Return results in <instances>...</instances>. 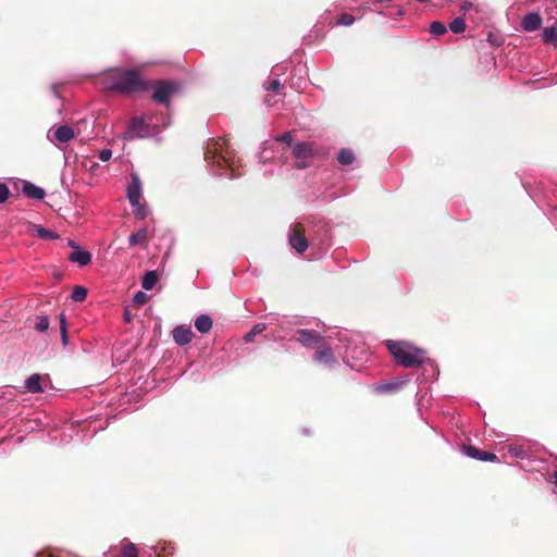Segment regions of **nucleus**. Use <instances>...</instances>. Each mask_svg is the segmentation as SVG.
I'll use <instances>...</instances> for the list:
<instances>
[{
	"label": "nucleus",
	"instance_id": "obj_1",
	"mask_svg": "<svg viewBox=\"0 0 557 557\" xmlns=\"http://www.w3.org/2000/svg\"><path fill=\"white\" fill-rule=\"evenodd\" d=\"M386 346L394 360L405 368H419L426 359V351L407 342L387 341Z\"/></svg>",
	"mask_w": 557,
	"mask_h": 557
},
{
	"label": "nucleus",
	"instance_id": "obj_2",
	"mask_svg": "<svg viewBox=\"0 0 557 557\" xmlns=\"http://www.w3.org/2000/svg\"><path fill=\"white\" fill-rule=\"evenodd\" d=\"M108 88L121 92L123 95H131L147 89V84L141 78L137 70H124L113 72L108 76Z\"/></svg>",
	"mask_w": 557,
	"mask_h": 557
},
{
	"label": "nucleus",
	"instance_id": "obj_3",
	"mask_svg": "<svg viewBox=\"0 0 557 557\" xmlns=\"http://www.w3.org/2000/svg\"><path fill=\"white\" fill-rule=\"evenodd\" d=\"M205 160L210 165L228 169L231 178L239 175L235 173L234 159L225 139H211L205 151Z\"/></svg>",
	"mask_w": 557,
	"mask_h": 557
},
{
	"label": "nucleus",
	"instance_id": "obj_4",
	"mask_svg": "<svg viewBox=\"0 0 557 557\" xmlns=\"http://www.w3.org/2000/svg\"><path fill=\"white\" fill-rule=\"evenodd\" d=\"M151 86L152 100L166 107L170 104V98L181 90V84L174 81H154Z\"/></svg>",
	"mask_w": 557,
	"mask_h": 557
},
{
	"label": "nucleus",
	"instance_id": "obj_5",
	"mask_svg": "<svg viewBox=\"0 0 557 557\" xmlns=\"http://www.w3.org/2000/svg\"><path fill=\"white\" fill-rule=\"evenodd\" d=\"M292 153L296 159L295 168L305 170L310 165V160L314 157L313 143L298 141L292 148Z\"/></svg>",
	"mask_w": 557,
	"mask_h": 557
},
{
	"label": "nucleus",
	"instance_id": "obj_6",
	"mask_svg": "<svg viewBox=\"0 0 557 557\" xmlns=\"http://www.w3.org/2000/svg\"><path fill=\"white\" fill-rule=\"evenodd\" d=\"M305 232V226L298 222L293 224L288 236L290 246L299 253L305 252L309 246Z\"/></svg>",
	"mask_w": 557,
	"mask_h": 557
},
{
	"label": "nucleus",
	"instance_id": "obj_7",
	"mask_svg": "<svg viewBox=\"0 0 557 557\" xmlns=\"http://www.w3.org/2000/svg\"><path fill=\"white\" fill-rule=\"evenodd\" d=\"M147 133V124L141 117H133L127 131L124 133L125 139H134L135 137H144Z\"/></svg>",
	"mask_w": 557,
	"mask_h": 557
},
{
	"label": "nucleus",
	"instance_id": "obj_8",
	"mask_svg": "<svg viewBox=\"0 0 557 557\" xmlns=\"http://www.w3.org/2000/svg\"><path fill=\"white\" fill-rule=\"evenodd\" d=\"M296 339L306 347L318 345L322 336L314 330L301 329L296 332Z\"/></svg>",
	"mask_w": 557,
	"mask_h": 557
},
{
	"label": "nucleus",
	"instance_id": "obj_9",
	"mask_svg": "<svg viewBox=\"0 0 557 557\" xmlns=\"http://www.w3.org/2000/svg\"><path fill=\"white\" fill-rule=\"evenodd\" d=\"M141 183L136 174L132 175V183L127 187V197L133 207L140 206Z\"/></svg>",
	"mask_w": 557,
	"mask_h": 557
},
{
	"label": "nucleus",
	"instance_id": "obj_10",
	"mask_svg": "<svg viewBox=\"0 0 557 557\" xmlns=\"http://www.w3.org/2000/svg\"><path fill=\"white\" fill-rule=\"evenodd\" d=\"M172 334H173L174 342L180 346L189 344L193 338V332H191L190 327L186 326V325L176 326L173 330Z\"/></svg>",
	"mask_w": 557,
	"mask_h": 557
},
{
	"label": "nucleus",
	"instance_id": "obj_11",
	"mask_svg": "<svg viewBox=\"0 0 557 557\" xmlns=\"http://www.w3.org/2000/svg\"><path fill=\"white\" fill-rule=\"evenodd\" d=\"M463 449L466 455L470 458L478 459L481 461H497V456L493 453L480 450L471 445L465 446Z\"/></svg>",
	"mask_w": 557,
	"mask_h": 557
},
{
	"label": "nucleus",
	"instance_id": "obj_12",
	"mask_svg": "<svg viewBox=\"0 0 557 557\" xmlns=\"http://www.w3.org/2000/svg\"><path fill=\"white\" fill-rule=\"evenodd\" d=\"M75 136L74 129L69 125L59 126L52 135L51 140L60 144H66Z\"/></svg>",
	"mask_w": 557,
	"mask_h": 557
},
{
	"label": "nucleus",
	"instance_id": "obj_13",
	"mask_svg": "<svg viewBox=\"0 0 557 557\" xmlns=\"http://www.w3.org/2000/svg\"><path fill=\"white\" fill-rule=\"evenodd\" d=\"M542 25V17L539 13H529L527 14L522 21L521 26L525 32H534L537 30Z\"/></svg>",
	"mask_w": 557,
	"mask_h": 557
},
{
	"label": "nucleus",
	"instance_id": "obj_14",
	"mask_svg": "<svg viewBox=\"0 0 557 557\" xmlns=\"http://www.w3.org/2000/svg\"><path fill=\"white\" fill-rule=\"evenodd\" d=\"M69 260L81 267H85L91 261V253L81 250L79 247H75V250L69 255Z\"/></svg>",
	"mask_w": 557,
	"mask_h": 557
},
{
	"label": "nucleus",
	"instance_id": "obj_15",
	"mask_svg": "<svg viewBox=\"0 0 557 557\" xmlns=\"http://www.w3.org/2000/svg\"><path fill=\"white\" fill-rule=\"evenodd\" d=\"M129 246H141L147 247L148 245V232L146 228H140L136 233H133L128 237Z\"/></svg>",
	"mask_w": 557,
	"mask_h": 557
},
{
	"label": "nucleus",
	"instance_id": "obj_16",
	"mask_svg": "<svg viewBox=\"0 0 557 557\" xmlns=\"http://www.w3.org/2000/svg\"><path fill=\"white\" fill-rule=\"evenodd\" d=\"M542 41L546 45H553L557 48V20L554 25L545 27L542 33Z\"/></svg>",
	"mask_w": 557,
	"mask_h": 557
},
{
	"label": "nucleus",
	"instance_id": "obj_17",
	"mask_svg": "<svg viewBox=\"0 0 557 557\" xmlns=\"http://www.w3.org/2000/svg\"><path fill=\"white\" fill-rule=\"evenodd\" d=\"M23 194L32 199H42L46 195L45 190L29 182L23 185Z\"/></svg>",
	"mask_w": 557,
	"mask_h": 557
},
{
	"label": "nucleus",
	"instance_id": "obj_18",
	"mask_svg": "<svg viewBox=\"0 0 557 557\" xmlns=\"http://www.w3.org/2000/svg\"><path fill=\"white\" fill-rule=\"evenodd\" d=\"M195 327L200 333H208L212 329V319L207 314H201L196 319Z\"/></svg>",
	"mask_w": 557,
	"mask_h": 557
},
{
	"label": "nucleus",
	"instance_id": "obj_19",
	"mask_svg": "<svg viewBox=\"0 0 557 557\" xmlns=\"http://www.w3.org/2000/svg\"><path fill=\"white\" fill-rule=\"evenodd\" d=\"M40 380L39 374H32L25 382L26 389L30 393H41L44 389L40 385Z\"/></svg>",
	"mask_w": 557,
	"mask_h": 557
},
{
	"label": "nucleus",
	"instance_id": "obj_20",
	"mask_svg": "<svg viewBox=\"0 0 557 557\" xmlns=\"http://www.w3.org/2000/svg\"><path fill=\"white\" fill-rule=\"evenodd\" d=\"M355 152L350 148H343L337 154V161L342 165H350L355 161Z\"/></svg>",
	"mask_w": 557,
	"mask_h": 557
},
{
	"label": "nucleus",
	"instance_id": "obj_21",
	"mask_svg": "<svg viewBox=\"0 0 557 557\" xmlns=\"http://www.w3.org/2000/svg\"><path fill=\"white\" fill-rule=\"evenodd\" d=\"M314 360L329 363V362L333 361V352L327 347L319 346L314 354Z\"/></svg>",
	"mask_w": 557,
	"mask_h": 557
},
{
	"label": "nucleus",
	"instance_id": "obj_22",
	"mask_svg": "<svg viewBox=\"0 0 557 557\" xmlns=\"http://www.w3.org/2000/svg\"><path fill=\"white\" fill-rule=\"evenodd\" d=\"M158 281V275L154 271H148L143 277L141 286L146 290H150L154 287Z\"/></svg>",
	"mask_w": 557,
	"mask_h": 557
},
{
	"label": "nucleus",
	"instance_id": "obj_23",
	"mask_svg": "<svg viewBox=\"0 0 557 557\" xmlns=\"http://www.w3.org/2000/svg\"><path fill=\"white\" fill-rule=\"evenodd\" d=\"M449 29L454 33V34H461L465 32L466 29V22H465V18L463 17H456L454 18L450 23H449Z\"/></svg>",
	"mask_w": 557,
	"mask_h": 557
},
{
	"label": "nucleus",
	"instance_id": "obj_24",
	"mask_svg": "<svg viewBox=\"0 0 557 557\" xmlns=\"http://www.w3.org/2000/svg\"><path fill=\"white\" fill-rule=\"evenodd\" d=\"M88 290L84 286L77 285L73 288L71 298L74 301L83 302L87 297Z\"/></svg>",
	"mask_w": 557,
	"mask_h": 557
},
{
	"label": "nucleus",
	"instance_id": "obj_25",
	"mask_svg": "<svg viewBox=\"0 0 557 557\" xmlns=\"http://www.w3.org/2000/svg\"><path fill=\"white\" fill-rule=\"evenodd\" d=\"M265 330V325L262 323L256 324L245 336L244 341L250 343L257 334L262 333Z\"/></svg>",
	"mask_w": 557,
	"mask_h": 557
},
{
	"label": "nucleus",
	"instance_id": "obj_26",
	"mask_svg": "<svg viewBox=\"0 0 557 557\" xmlns=\"http://www.w3.org/2000/svg\"><path fill=\"white\" fill-rule=\"evenodd\" d=\"M35 330L38 332H45L49 329V319L47 315H39L36 318Z\"/></svg>",
	"mask_w": 557,
	"mask_h": 557
},
{
	"label": "nucleus",
	"instance_id": "obj_27",
	"mask_svg": "<svg viewBox=\"0 0 557 557\" xmlns=\"http://www.w3.org/2000/svg\"><path fill=\"white\" fill-rule=\"evenodd\" d=\"M447 32L445 24L434 21L430 26V33L434 36H442Z\"/></svg>",
	"mask_w": 557,
	"mask_h": 557
},
{
	"label": "nucleus",
	"instance_id": "obj_28",
	"mask_svg": "<svg viewBox=\"0 0 557 557\" xmlns=\"http://www.w3.org/2000/svg\"><path fill=\"white\" fill-rule=\"evenodd\" d=\"M138 552L133 543H128L123 546L120 557H137Z\"/></svg>",
	"mask_w": 557,
	"mask_h": 557
},
{
	"label": "nucleus",
	"instance_id": "obj_29",
	"mask_svg": "<svg viewBox=\"0 0 557 557\" xmlns=\"http://www.w3.org/2000/svg\"><path fill=\"white\" fill-rule=\"evenodd\" d=\"M37 235L42 239H55L58 238V235L54 234L52 231L39 226L37 228Z\"/></svg>",
	"mask_w": 557,
	"mask_h": 557
},
{
	"label": "nucleus",
	"instance_id": "obj_30",
	"mask_svg": "<svg viewBox=\"0 0 557 557\" xmlns=\"http://www.w3.org/2000/svg\"><path fill=\"white\" fill-rule=\"evenodd\" d=\"M149 300V296L144 292H137L133 297V304L135 306H143Z\"/></svg>",
	"mask_w": 557,
	"mask_h": 557
},
{
	"label": "nucleus",
	"instance_id": "obj_31",
	"mask_svg": "<svg viewBox=\"0 0 557 557\" xmlns=\"http://www.w3.org/2000/svg\"><path fill=\"white\" fill-rule=\"evenodd\" d=\"M354 22H355V16H354V15H351L350 13H342V14L338 16V20H337V24H339V25H344V26H349V25H351Z\"/></svg>",
	"mask_w": 557,
	"mask_h": 557
},
{
	"label": "nucleus",
	"instance_id": "obj_32",
	"mask_svg": "<svg viewBox=\"0 0 557 557\" xmlns=\"http://www.w3.org/2000/svg\"><path fill=\"white\" fill-rule=\"evenodd\" d=\"M276 140L287 144V146H289L290 148H293V146L295 144V143H293V133L292 132L283 133L282 135L276 137Z\"/></svg>",
	"mask_w": 557,
	"mask_h": 557
},
{
	"label": "nucleus",
	"instance_id": "obj_33",
	"mask_svg": "<svg viewBox=\"0 0 557 557\" xmlns=\"http://www.w3.org/2000/svg\"><path fill=\"white\" fill-rule=\"evenodd\" d=\"M11 195V191L7 184L0 183V203L5 202Z\"/></svg>",
	"mask_w": 557,
	"mask_h": 557
},
{
	"label": "nucleus",
	"instance_id": "obj_34",
	"mask_svg": "<svg viewBox=\"0 0 557 557\" xmlns=\"http://www.w3.org/2000/svg\"><path fill=\"white\" fill-rule=\"evenodd\" d=\"M112 157V151L110 149H102L100 152H99V159L102 161V162H107L111 159Z\"/></svg>",
	"mask_w": 557,
	"mask_h": 557
},
{
	"label": "nucleus",
	"instance_id": "obj_35",
	"mask_svg": "<svg viewBox=\"0 0 557 557\" xmlns=\"http://www.w3.org/2000/svg\"><path fill=\"white\" fill-rule=\"evenodd\" d=\"M403 14H404L403 9H400L398 7L389 8L388 11L386 12V15H389V16H401Z\"/></svg>",
	"mask_w": 557,
	"mask_h": 557
},
{
	"label": "nucleus",
	"instance_id": "obj_36",
	"mask_svg": "<svg viewBox=\"0 0 557 557\" xmlns=\"http://www.w3.org/2000/svg\"><path fill=\"white\" fill-rule=\"evenodd\" d=\"M281 83L278 79H273L269 86L267 87L268 90L270 91H277L280 88H281Z\"/></svg>",
	"mask_w": 557,
	"mask_h": 557
},
{
	"label": "nucleus",
	"instance_id": "obj_37",
	"mask_svg": "<svg viewBox=\"0 0 557 557\" xmlns=\"http://www.w3.org/2000/svg\"><path fill=\"white\" fill-rule=\"evenodd\" d=\"M166 550L168 548L165 546L154 548L157 557H165Z\"/></svg>",
	"mask_w": 557,
	"mask_h": 557
},
{
	"label": "nucleus",
	"instance_id": "obj_38",
	"mask_svg": "<svg viewBox=\"0 0 557 557\" xmlns=\"http://www.w3.org/2000/svg\"><path fill=\"white\" fill-rule=\"evenodd\" d=\"M61 331V337H62V343L63 345H66L67 344V341H69V337H67V327L66 326H63Z\"/></svg>",
	"mask_w": 557,
	"mask_h": 557
},
{
	"label": "nucleus",
	"instance_id": "obj_39",
	"mask_svg": "<svg viewBox=\"0 0 557 557\" xmlns=\"http://www.w3.org/2000/svg\"><path fill=\"white\" fill-rule=\"evenodd\" d=\"M509 451L512 455H515L516 457H522L523 456V451L520 448H518V447H510Z\"/></svg>",
	"mask_w": 557,
	"mask_h": 557
},
{
	"label": "nucleus",
	"instance_id": "obj_40",
	"mask_svg": "<svg viewBox=\"0 0 557 557\" xmlns=\"http://www.w3.org/2000/svg\"><path fill=\"white\" fill-rule=\"evenodd\" d=\"M124 320L127 323H131L133 320V314L129 312L127 308L124 310Z\"/></svg>",
	"mask_w": 557,
	"mask_h": 557
},
{
	"label": "nucleus",
	"instance_id": "obj_41",
	"mask_svg": "<svg viewBox=\"0 0 557 557\" xmlns=\"http://www.w3.org/2000/svg\"><path fill=\"white\" fill-rule=\"evenodd\" d=\"M472 2H463V5L461 7V11L463 13L468 12L472 8Z\"/></svg>",
	"mask_w": 557,
	"mask_h": 557
},
{
	"label": "nucleus",
	"instance_id": "obj_42",
	"mask_svg": "<svg viewBox=\"0 0 557 557\" xmlns=\"http://www.w3.org/2000/svg\"><path fill=\"white\" fill-rule=\"evenodd\" d=\"M59 320H60V330H62L63 326H66V320H65L64 313H61L59 315Z\"/></svg>",
	"mask_w": 557,
	"mask_h": 557
},
{
	"label": "nucleus",
	"instance_id": "obj_43",
	"mask_svg": "<svg viewBox=\"0 0 557 557\" xmlns=\"http://www.w3.org/2000/svg\"><path fill=\"white\" fill-rule=\"evenodd\" d=\"M394 388V385H385L382 387V389H385V391H391Z\"/></svg>",
	"mask_w": 557,
	"mask_h": 557
},
{
	"label": "nucleus",
	"instance_id": "obj_44",
	"mask_svg": "<svg viewBox=\"0 0 557 557\" xmlns=\"http://www.w3.org/2000/svg\"><path fill=\"white\" fill-rule=\"evenodd\" d=\"M554 484L557 486V470L554 472Z\"/></svg>",
	"mask_w": 557,
	"mask_h": 557
},
{
	"label": "nucleus",
	"instance_id": "obj_45",
	"mask_svg": "<svg viewBox=\"0 0 557 557\" xmlns=\"http://www.w3.org/2000/svg\"><path fill=\"white\" fill-rule=\"evenodd\" d=\"M69 245H70L74 250H75V247H77V246L75 245V243H74V242H72V240H70V242H69Z\"/></svg>",
	"mask_w": 557,
	"mask_h": 557
},
{
	"label": "nucleus",
	"instance_id": "obj_46",
	"mask_svg": "<svg viewBox=\"0 0 557 557\" xmlns=\"http://www.w3.org/2000/svg\"><path fill=\"white\" fill-rule=\"evenodd\" d=\"M42 557H53L52 555H47V556H42Z\"/></svg>",
	"mask_w": 557,
	"mask_h": 557
}]
</instances>
